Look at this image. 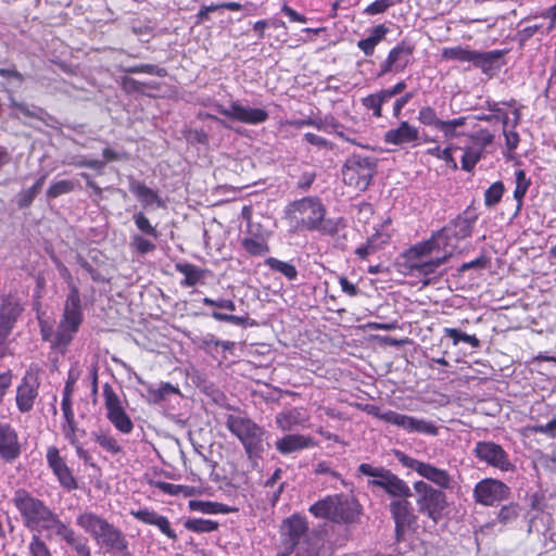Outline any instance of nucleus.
<instances>
[{
  "instance_id": "obj_1",
  "label": "nucleus",
  "mask_w": 556,
  "mask_h": 556,
  "mask_svg": "<svg viewBox=\"0 0 556 556\" xmlns=\"http://www.w3.org/2000/svg\"><path fill=\"white\" fill-rule=\"evenodd\" d=\"M326 212V206L319 198L304 197L290 202L285 208V216L294 231H318L324 235H333L338 231V224L332 219H327Z\"/></svg>"
},
{
  "instance_id": "obj_2",
  "label": "nucleus",
  "mask_w": 556,
  "mask_h": 556,
  "mask_svg": "<svg viewBox=\"0 0 556 556\" xmlns=\"http://www.w3.org/2000/svg\"><path fill=\"white\" fill-rule=\"evenodd\" d=\"M76 525L106 553L118 556L127 552L128 542L124 533L100 515L83 511L76 517Z\"/></svg>"
},
{
  "instance_id": "obj_3",
  "label": "nucleus",
  "mask_w": 556,
  "mask_h": 556,
  "mask_svg": "<svg viewBox=\"0 0 556 556\" xmlns=\"http://www.w3.org/2000/svg\"><path fill=\"white\" fill-rule=\"evenodd\" d=\"M309 513L316 518L328 519L336 523H355L362 515L358 501L350 495H328L309 507Z\"/></svg>"
},
{
  "instance_id": "obj_4",
  "label": "nucleus",
  "mask_w": 556,
  "mask_h": 556,
  "mask_svg": "<svg viewBox=\"0 0 556 556\" xmlns=\"http://www.w3.org/2000/svg\"><path fill=\"white\" fill-rule=\"evenodd\" d=\"M472 223L464 217L454 219L448 226L433 235L429 240L418 243L410 248L409 254L413 257L421 258L431 255L439 250L441 245L451 247L453 250L457 242L471 236Z\"/></svg>"
},
{
  "instance_id": "obj_5",
  "label": "nucleus",
  "mask_w": 556,
  "mask_h": 556,
  "mask_svg": "<svg viewBox=\"0 0 556 556\" xmlns=\"http://www.w3.org/2000/svg\"><path fill=\"white\" fill-rule=\"evenodd\" d=\"M81 321L83 311L79 290L74 283H70V293L65 301L63 316L52 342V348L64 350L72 342Z\"/></svg>"
},
{
  "instance_id": "obj_6",
  "label": "nucleus",
  "mask_w": 556,
  "mask_h": 556,
  "mask_svg": "<svg viewBox=\"0 0 556 556\" xmlns=\"http://www.w3.org/2000/svg\"><path fill=\"white\" fill-rule=\"evenodd\" d=\"M227 429L242 443L249 459L262 456L264 452V430L252 419L242 415H228Z\"/></svg>"
},
{
  "instance_id": "obj_7",
  "label": "nucleus",
  "mask_w": 556,
  "mask_h": 556,
  "mask_svg": "<svg viewBox=\"0 0 556 556\" xmlns=\"http://www.w3.org/2000/svg\"><path fill=\"white\" fill-rule=\"evenodd\" d=\"M12 502L20 511L24 525L30 530H42L53 513L42 501L24 489L14 492Z\"/></svg>"
},
{
  "instance_id": "obj_8",
  "label": "nucleus",
  "mask_w": 556,
  "mask_h": 556,
  "mask_svg": "<svg viewBox=\"0 0 556 556\" xmlns=\"http://www.w3.org/2000/svg\"><path fill=\"white\" fill-rule=\"evenodd\" d=\"M358 472L370 477L369 486L382 489L392 497L408 498L412 496V490L408 484L384 467H374L370 464L363 463L358 466Z\"/></svg>"
},
{
  "instance_id": "obj_9",
  "label": "nucleus",
  "mask_w": 556,
  "mask_h": 556,
  "mask_svg": "<svg viewBox=\"0 0 556 556\" xmlns=\"http://www.w3.org/2000/svg\"><path fill=\"white\" fill-rule=\"evenodd\" d=\"M376 166L377 164L372 157L354 154L346 160L343 166V180L346 185L364 191L374 177Z\"/></svg>"
},
{
  "instance_id": "obj_10",
  "label": "nucleus",
  "mask_w": 556,
  "mask_h": 556,
  "mask_svg": "<svg viewBox=\"0 0 556 556\" xmlns=\"http://www.w3.org/2000/svg\"><path fill=\"white\" fill-rule=\"evenodd\" d=\"M414 490L417 494V506L421 514L428 516L433 521H438L446 507L445 494L424 480L414 483Z\"/></svg>"
},
{
  "instance_id": "obj_11",
  "label": "nucleus",
  "mask_w": 556,
  "mask_h": 556,
  "mask_svg": "<svg viewBox=\"0 0 556 556\" xmlns=\"http://www.w3.org/2000/svg\"><path fill=\"white\" fill-rule=\"evenodd\" d=\"M395 457L404 467L416 471L420 477L437 486L445 490L454 486L455 481L445 469H441L430 463L420 462L409 457L401 451L395 452Z\"/></svg>"
},
{
  "instance_id": "obj_12",
  "label": "nucleus",
  "mask_w": 556,
  "mask_h": 556,
  "mask_svg": "<svg viewBox=\"0 0 556 556\" xmlns=\"http://www.w3.org/2000/svg\"><path fill=\"white\" fill-rule=\"evenodd\" d=\"M105 416L112 426L122 434H129L134 430V422L125 410L123 402L112 386H103Z\"/></svg>"
},
{
  "instance_id": "obj_13",
  "label": "nucleus",
  "mask_w": 556,
  "mask_h": 556,
  "mask_svg": "<svg viewBox=\"0 0 556 556\" xmlns=\"http://www.w3.org/2000/svg\"><path fill=\"white\" fill-rule=\"evenodd\" d=\"M213 108L229 121L248 125H258L267 121L268 112L261 108H250L239 101H231L228 106L214 103Z\"/></svg>"
},
{
  "instance_id": "obj_14",
  "label": "nucleus",
  "mask_w": 556,
  "mask_h": 556,
  "mask_svg": "<svg viewBox=\"0 0 556 556\" xmlns=\"http://www.w3.org/2000/svg\"><path fill=\"white\" fill-rule=\"evenodd\" d=\"M510 489L501 480L485 478L473 489V498L478 504L494 506L508 498Z\"/></svg>"
},
{
  "instance_id": "obj_15",
  "label": "nucleus",
  "mask_w": 556,
  "mask_h": 556,
  "mask_svg": "<svg viewBox=\"0 0 556 556\" xmlns=\"http://www.w3.org/2000/svg\"><path fill=\"white\" fill-rule=\"evenodd\" d=\"M476 457L489 466L495 467L502 471L513 469L508 454L503 447L491 441H480L473 448Z\"/></svg>"
},
{
  "instance_id": "obj_16",
  "label": "nucleus",
  "mask_w": 556,
  "mask_h": 556,
  "mask_svg": "<svg viewBox=\"0 0 556 556\" xmlns=\"http://www.w3.org/2000/svg\"><path fill=\"white\" fill-rule=\"evenodd\" d=\"M390 511L395 523L396 540L403 541L416 523L413 507L406 498H400L390 503Z\"/></svg>"
},
{
  "instance_id": "obj_17",
  "label": "nucleus",
  "mask_w": 556,
  "mask_h": 556,
  "mask_svg": "<svg viewBox=\"0 0 556 556\" xmlns=\"http://www.w3.org/2000/svg\"><path fill=\"white\" fill-rule=\"evenodd\" d=\"M46 459L49 468L64 489L73 491L78 488L76 478L65 459L60 455V451L56 446H49L47 448Z\"/></svg>"
},
{
  "instance_id": "obj_18",
  "label": "nucleus",
  "mask_w": 556,
  "mask_h": 556,
  "mask_svg": "<svg viewBox=\"0 0 556 556\" xmlns=\"http://www.w3.org/2000/svg\"><path fill=\"white\" fill-rule=\"evenodd\" d=\"M39 380L33 374L27 371L16 388V407L20 413H29L35 405L39 394Z\"/></svg>"
},
{
  "instance_id": "obj_19",
  "label": "nucleus",
  "mask_w": 556,
  "mask_h": 556,
  "mask_svg": "<svg viewBox=\"0 0 556 556\" xmlns=\"http://www.w3.org/2000/svg\"><path fill=\"white\" fill-rule=\"evenodd\" d=\"M471 143L466 146L462 157V169L471 172L481 160L484 149L492 143L493 135L488 130H480L470 136Z\"/></svg>"
},
{
  "instance_id": "obj_20",
  "label": "nucleus",
  "mask_w": 556,
  "mask_h": 556,
  "mask_svg": "<svg viewBox=\"0 0 556 556\" xmlns=\"http://www.w3.org/2000/svg\"><path fill=\"white\" fill-rule=\"evenodd\" d=\"M20 301L12 295L4 296L0 305V345L11 334L17 318L23 312Z\"/></svg>"
},
{
  "instance_id": "obj_21",
  "label": "nucleus",
  "mask_w": 556,
  "mask_h": 556,
  "mask_svg": "<svg viewBox=\"0 0 556 556\" xmlns=\"http://www.w3.org/2000/svg\"><path fill=\"white\" fill-rule=\"evenodd\" d=\"M22 454V443L16 429L9 422L0 421V459L13 463Z\"/></svg>"
},
{
  "instance_id": "obj_22",
  "label": "nucleus",
  "mask_w": 556,
  "mask_h": 556,
  "mask_svg": "<svg viewBox=\"0 0 556 556\" xmlns=\"http://www.w3.org/2000/svg\"><path fill=\"white\" fill-rule=\"evenodd\" d=\"M389 419L390 425H393L408 433H421L428 435L438 434L437 426L422 418L394 412L393 415L389 416Z\"/></svg>"
},
{
  "instance_id": "obj_23",
  "label": "nucleus",
  "mask_w": 556,
  "mask_h": 556,
  "mask_svg": "<svg viewBox=\"0 0 556 556\" xmlns=\"http://www.w3.org/2000/svg\"><path fill=\"white\" fill-rule=\"evenodd\" d=\"M308 530V525L305 518L299 515H292L287 518L281 526L280 535L282 539L299 546Z\"/></svg>"
},
{
  "instance_id": "obj_24",
  "label": "nucleus",
  "mask_w": 556,
  "mask_h": 556,
  "mask_svg": "<svg viewBox=\"0 0 556 556\" xmlns=\"http://www.w3.org/2000/svg\"><path fill=\"white\" fill-rule=\"evenodd\" d=\"M130 515L146 525L155 526L167 538L173 540L177 539V534L172 529L169 520L165 516L159 515L155 510L139 508L137 510H131Z\"/></svg>"
},
{
  "instance_id": "obj_25",
  "label": "nucleus",
  "mask_w": 556,
  "mask_h": 556,
  "mask_svg": "<svg viewBox=\"0 0 556 556\" xmlns=\"http://www.w3.org/2000/svg\"><path fill=\"white\" fill-rule=\"evenodd\" d=\"M505 53V50L477 51L472 65L480 68L483 74L492 77L501 70L503 65L502 59Z\"/></svg>"
},
{
  "instance_id": "obj_26",
  "label": "nucleus",
  "mask_w": 556,
  "mask_h": 556,
  "mask_svg": "<svg viewBox=\"0 0 556 556\" xmlns=\"http://www.w3.org/2000/svg\"><path fill=\"white\" fill-rule=\"evenodd\" d=\"M419 138V130L408 122H401L396 128L389 129L384 134V141L394 146L413 143Z\"/></svg>"
},
{
  "instance_id": "obj_27",
  "label": "nucleus",
  "mask_w": 556,
  "mask_h": 556,
  "mask_svg": "<svg viewBox=\"0 0 556 556\" xmlns=\"http://www.w3.org/2000/svg\"><path fill=\"white\" fill-rule=\"evenodd\" d=\"M129 191L137 198L143 208H150L152 206H165V202L162 200L159 193L141 181L130 179Z\"/></svg>"
},
{
  "instance_id": "obj_28",
  "label": "nucleus",
  "mask_w": 556,
  "mask_h": 556,
  "mask_svg": "<svg viewBox=\"0 0 556 556\" xmlns=\"http://www.w3.org/2000/svg\"><path fill=\"white\" fill-rule=\"evenodd\" d=\"M309 417L303 408H290L276 415V425L282 431H290L299 426H304Z\"/></svg>"
},
{
  "instance_id": "obj_29",
  "label": "nucleus",
  "mask_w": 556,
  "mask_h": 556,
  "mask_svg": "<svg viewBox=\"0 0 556 556\" xmlns=\"http://www.w3.org/2000/svg\"><path fill=\"white\" fill-rule=\"evenodd\" d=\"M314 445L313 438L303 434H287L276 442V448L281 454H291Z\"/></svg>"
},
{
  "instance_id": "obj_30",
  "label": "nucleus",
  "mask_w": 556,
  "mask_h": 556,
  "mask_svg": "<svg viewBox=\"0 0 556 556\" xmlns=\"http://www.w3.org/2000/svg\"><path fill=\"white\" fill-rule=\"evenodd\" d=\"M414 47L407 42H401L390 50L388 58L395 67V73L403 72L410 62Z\"/></svg>"
},
{
  "instance_id": "obj_31",
  "label": "nucleus",
  "mask_w": 556,
  "mask_h": 556,
  "mask_svg": "<svg viewBox=\"0 0 556 556\" xmlns=\"http://www.w3.org/2000/svg\"><path fill=\"white\" fill-rule=\"evenodd\" d=\"M389 28L384 24H379L370 29L367 38L361 39L357 47L364 52L366 56H370L375 52V48L384 39Z\"/></svg>"
},
{
  "instance_id": "obj_32",
  "label": "nucleus",
  "mask_w": 556,
  "mask_h": 556,
  "mask_svg": "<svg viewBox=\"0 0 556 556\" xmlns=\"http://www.w3.org/2000/svg\"><path fill=\"white\" fill-rule=\"evenodd\" d=\"M146 391L149 402L153 404H160L172 395H180L178 387H175L169 382H162L159 386L146 384Z\"/></svg>"
},
{
  "instance_id": "obj_33",
  "label": "nucleus",
  "mask_w": 556,
  "mask_h": 556,
  "mask_svg": "<svg viewBox=\"0 0 556 556\" xmlns=\"http://www.w3.org/2000/svg\"><path fill=\"white\" fill-rule=\"evenodd\" d=\"M176 270L184 276L181 285L193 287L199 283L205 275V270L190 263H177Z\"/></svg>"
},
{
  "instance_id": "obj_34",
  "label": "nucleus",
  "mask_w": 556,
  "mask_h": 556,
  "mask_svg": "<svg viewBox=\"0 0 556 556\" xmlns=\"http://www.w3.org/2000/svg\"><path fill=\"white\" fill-rule=\"evenodd\" d=\"M477 50H471L468 47L454 46L445 47L442 49V59L446 61H456L460 63L473 64L475 55Z\"/></svg>"
},
{
  "instance_id": "obj_35",
  "label": "nucleus",
  "mask_w": 556,
  "mask_h": 556,
  "mask_svg": "<svg viewBox=\"0 0 556 556\" xmlns=\"http://www.w3.org/2000/svg\"><path fill=\"white\" fill-rule=\"evenodd\" d=\"M451 254L452 251H445L442 256H435L429 261H416L415 263L412 264L410 267L419 275L429 276L433 274L437 270V268H439Z\"/></svg>"
},
{
  "instance_id": "obj_36",
  "label": "nucleus",
  "mask_w": 556,
  "mask_h": 556,
  "mask_svg": "<svg viewBox=\"0 0 556 556\" xmlns=\"http://www.w3.org/2000/svg\"><path fill=\"white\" fill-rule=\"evenodd\" d=\"M515 180L516 187L514 190V199L517 202V211H519L522 206L523 198L531 185V181L523 169H517L515 172Z\"/></svg>"
},
{
  "instance_id": "obj_37",
  "label": "nucleus",
  "mask_w": 556,
  "mask_h": 556,
  "mask_svg": "<svg viewBox=\"0 0 556 556\" xmlns=\"http://www.w3.org/2000/svg\"><path fill=\"white\" fill-rule=\"evenodd\" d=\"M94 441L105 451L111 454H117L122 451L117 440L105 431H98L93 433Z\"/></svg>"
},
{
  "instance_id": "obj_38",
  "label": "nucleus",
  "mask_w": 556,
  "mask_h": 556,
  "mask_svg": "<svg viewBox=\"0 0 556 556\" xmlns=\"http://www.w3.org/2000/svg\"><path fill=\"white\" fill-rule=\"evenodd\" d=\"M47 175H42L38 180L28 189L22 191L18 198V205L21 207H26L31 204L36 195L40 192Z\"/></svg>"
},
{
  "instance_id": "obj_39",
  "label": "nucleus",
  "mask_w": 556,
  "mask_h": 556,
  "mask_svg": "<svg viewBox=\"0 0 556 556\" xmlns=\"http://www.w3.org/2000/svg\"><path fill=\"white\" fill-rule=\"evenodd\" d=\"M266 264L274 270L281 273L289 280H294L298 277L296 268L287 262L269 257L266 260Z\"/></svg>"
},
{
  "instance_id": "obj_40",
  "label": "nucleus",
  "mask_w": 556,
  "mask_h": 556,
  "mask_svg": "<svg viewBox=\"0 0 556 556\" xmlns=\"http://www.w3.org/2000/svg\"><path fill=\"white\" fill-rule=\"evenodd\" d=\"M132 219L138 230L143 235L150 236L153 239L159 238V231L156 227L150 223L149 218L144 215L143 212L135 213Z\"/></svg>"
},
{
  "instance_id": "obj_41",
  "label": "nucleus",
  "mask_w": 556,
  "mask_h": 556,
  "mask_svg": "<svg viewBox=\"0 0 556 556\" xmlns=\"http://www.w3.org/2000/svg\"><path fill=\"white\" fill-rule=\"evenodd\" d=\"M505 187L502 181L493 182L484 192V204L488 207L495 206L502 199Z\"/></svg>"
},
{
  "instance_id": "obj_42",
  "label": "nucleus",
  "mask_w": 556,
  "mask_h": 556,
  "mask_svg": "<svg viewBox=\"0 0 556 556\" xmlns=\"http://www.w3.org/2000/svg\"><path fill=\"white\" fill-rule=\"evenodd\" d=\"M444 333L453 340L454 345H457L460 341L470 344L472 348L480 345V341L476 336L467 334L456 328H444Z\"/></svg>"
},
{
  "instance_id": "obj_43",
  "label": "nucleus",
  "mask_w": 556,
  "mask_h": 556,
  "mask_svg": "<svg viewBox=\"0 0 556 556\" xmlns=\"http://www.w3.org/2000/svg\"><path fill=\"white\" fill-rule=\"evenodd\" d=\"M455 149L454 146H447L444 149H441L439 146H435L433 148H429L427 150V154L432 155L439 160L444 161L447 165H450L452 168H457V163L455 159L453 157V150Z\"/></svg>"
},
{
  "instance_id": "obj_44",
  "label": "nucleus",
  "mask_w": 556,
  "mask_h": 556,
  "mask_svg": "<svg viewBox=\"0 0 556 556\" xmlns=\"http://www.w3.org/2000/svg\"><path fill=\"white\" fill-rule=\"evenodd\" d=\"M466 119V117L462 116L451 121H442L438 129L443 132L446 139H453L459 135L457 128L464 126Z\"/></svg>"
},
{
  "instance_id": "obj_45",
  "label": "nucleus",
  "mask_w": 556,
  "mask_h": 556,
  "mask_svg": "<svg viewBox=\"0 0 556 556\" xmlns=\"http://www.w3.org/2000/svg\"><path fill=\"white\" fill-rule=\"evenodd\" d=\"M186 528L199 533L213 532L218 528V523L210 519H191L186 522Z\"/></svg>"
},
{
  "instance_id": "obj_46",
  "label": "nucleus",
  "mask_w": 556,
  "mask_h": 556,
  "mask_svg": "<svg viewBox=\"0 0 556 556\" xmlns=\"http://www.w3.org/2000/svg\"><path fill=\"white\" fill-rule=\"evenodd\" d=\"M190 507L204 514H224L228 511L224 504L214 502L191 501Z\"/></svg>"
},
{
  "instance_id": "obj_47",
  "label": "nucleus",
  "mask_w": 556,
  "mask_h": 556,
  "mask_svg": "<svg viewBox=\"0 0 556 556\" xmlns=\"http://www.w3.org/2000/svg\"><path fill=\"white\" fill-rule=\"evenodd\" d=\"M242 245L252 255H263L268 251L265 240L258 237L243 239Z\"/></svg>"
},
{
  "instance_id": "obj_48",
  "label": "nucleus",
  "mask_w": 556,
  "mask_h": 556,
  "mask_svg": "<svg viewBox=\"0 0 556 556\" xmlns=\"http://www.w3.org/2000/svg\"><path fill=\"white\" fill-rule=\"evenodd\" d=\"M75 184L72 180H59L53 182L47 190L49 199H55L62 194L70 193L74 190Z\"/></svg>"
},
{
  "instance_id": "obj_49",
  "label": "nucleus",
  "mask_w": 556,
  "mask_h": 556,
  "mask_svg": "<svg viewBox=\"0 0 556 556\" xmlns=\"http://www.w3.org/2000/svg\"><path fill=\"white\" fill-rule=\"evenodd\" d=\"M30 556H52V553L46 542L38 535L34 534L28 544Z\"/></svg>"
},
{
  "instance_id": "obj_50",
  "label": "nucleus",
  "mask_w": 556,
  "mask_h": 556,
  "mask_svg": "<svg viewBox=\"0 0 556 556\" xmlns=\"http://www.w3.org/2000/svg\"><path fill=\"white\" fill-rule=\"evenodd\" d=\"M54 529L55 534L63 539L71 530H73L68 525L63 522L56 514L52 513L51 517L45 525L42 530Z\"/></svg>"
},
{
  "instance_id": "obj_51",
  "label": "nucleus",
  "mask_w": 556,
  "mask_h": 556,
  "mask_svg": "<svg viewBox=\"0 0 556 556\" xmlns=\"http://www.w3.org/2000/svg\"><path fill=\"white\" fill-rule=\"evenodd\" d=\"M418 121L426 126H432L437 129L442 122V119L437 116L435 111L430 106H424L419 110Z\"/></svg>"
},
{
  "instance_id": "obj_52",
  "label": "nucleus",
  "mask_w": 556,
  "mask_h": 556,
  "mask_svg": "<svg viewBox=\"0 0 556 556\" xmlns=\"http://www.w3.org/2000/svg\"><path fill=\"white\" fill-rule=\"evenodd\" d=\"M155 488L168 495H179L180 493L186 496L190 495V488L186 485L159 481L155 483Z\"/></svg>"
},
{
  "instance_id": "obj_53",
  "label": "nucleus",
  "mask_w": 556,
  "mask_h": 556,
  "mask_svg": "<svg viewBox=\"0 0 556 556\" xmlns=\"http://www.w3.org/2000/svg\"><path fill=\"white\" fill-rule=\"evenodd\" d=\"M131 245L139 254L142 255L155 250V244L141 235H134L131 237Z\"/></svg>"
},
{
  "instance_id": "obj_54",
  "label": "nucleus",
  "mask_w": 556,
  "mask_h": 556,
  "mask_svg": "<svg viewBox=\"0 0 556 556\" xmlns=\"http://www.w3.org/2000/svg\"><path fill=\"white\" fill-rule=\"evenodd\" d=\"M393 4L394 2L392 0H376L365 8L364 13L367 15L381 14Z\"/></svg>"
},
{
  "instance_id": "obj_55",
  "label": "nucleus",
  "mask_w": 556,
  "mask_h": 556,
  "mask_svg": "<svg viewBox=\"0 0 556 556\" xmlns=\"http://www.w3.org/2000/svg\"><path fill=\"white\" fill-rule=\"evenodd\" d=\"M377 239H378V236H372L371 238L368 239L366 244H363V245L358 247L356 249L355 253L361 258H366L370 254L375 253L380 248V245L377 244V242H376Z\"/></svg>"
},
{
  "instance_id": "obj_56",
  "label": "nucleus",
  "mask_w": 556,
  "mask_h": 556,
  "mask_svg": "<svg viewBox=\"0 0 556 556\" xmlns=\"http://www.w3.org/2000/svg\"><path fill=\"white\" fill-rule=\"evenodd\" d=\"M362 103L367 110H371L376 117H380L382 115L379 98L376 93H371L363 98Z\"/></svg>"
},
{
  "instance_id": "obj_57",
  "label": "nucleus",
  "mask_w": 556,
  "mask_h": 556,
  "mask_svg": "<svg viewBox=\"0 0 556 556\" xmlns=\"http://www.w3.org/2000/svg\"><path fill=\"white\" fill-rule=\"evenodd\" d=\"M364 410L367 414H369L387 424H390L389 416L393 415V413H394V410H391V409L382 410L380 407H378L376 405H366Z\"/></svg>"
},
{
  "instance_id": "obj_58",
  "label": "nucleus",
  "mask_w": 556,
  "mask_h": 556,
  "mask_svg": "<svg viewBox=\"0 0 556 556\" xmlns=\"http://www.w3.org/2000/svg\"><path fill=\"white\" fill-rule=\"evenodd\" d=\"M13 382V374L11 370H7L0 374V404L2 403L5 394L11 388Z\"/></svg>"
},
{
  "instance_id": "obj_59",
  "label": "nucleus",
  "mask_w": 556,
  "mask_h": 556,
  "mask_svg": "<svg viewBox=\"0 0 556 556\" xmlns=\"http://www.w3.org/2000/svg\"><path fill=\"white\" fill-rule=\"evenodd\" d=\"M202 302L206 306H215V307L224 308V309H228V311L236 309L235 302L231 300H227V299L213 300L211 298H204Z\"/></svg>"
},
{
  "instance_id": "obj_60",
  "label": "nucleus",
  "mask_w": 556,
  "mask_h": 556,
  "mask_svg": "<svg viewBox=\"0 0 556 556\" xmlns=\"http://www.w3.org/2000/svg\"><path fill=\"white\" fill-rule=\"evenodd\" d=\"M76 431H77L76 421L62 424V432H63L65 439L68 440V442L72 445H77L78 438L76 435Z\"/></svg>"
},
{
  "instance_id": "obj_61",
  "label": "nucleus",
  "mask_w": 556,
  "mask_h": 556,
  "mask_svg": "<svg viewBox=\"0 0 556 556\" xmlns=\"http://www.w3.org/2000/svg\"><path fill=\"white\" fill-rule=\"evenodd\" d=\"M212 317L218 321H227L235 325H244L247 318L236 315L224 314L219 312H213Z\"/></svg>"
},
{
  "instance_id": "obj_62",
  "label": "nucleus",
  "mask_w": 556,
  "mask_h": 556,
  "mask_svg": "<svg viewBox=\"0 0 556 556\" xmlns=\"http://www.w3.org/2000/svg\"><path fill=\"white\" fill-rule=\"evenodd\" d=\"M38 320H39L40 334H41L42 340L50 341L52 343L54 341V337H55V334L53 336L52 325L49 321H47L40 317H38Z\"/></svg>"
},
{
  "instance_id": "obj_63",
  "label": "nucleus",
  "mask_w": 556,
  "mask_h": 556,
  "mask_svg": "<svg viewBox=\"0 0 556 556\" xmlns=\"http://www.w3.org/2000/svg\"><path fill=\"white\" fill-rule=\"evenodd\" d=\"M73 165L76 167H89L101 173L104 168L105 162L100 160L81 159L79 161L73 162Z\"/></svg>"
},
{
  "instance_id": "obj_64",
  "label": "nucleus",
  "mask_w": 556,
  "mask_h": 556,
  "mask_svg": "<svg viewBox=\"0 0 556 556\" xmlns=\"http://www.w3.org/2000/svg\"><path fill=\"white\" fill-rule=\"evenodd\" d=\"M538 433L546 434L551 438L556 437V418H553L545 425H538L533 428Z\"/></svg>"
}]
</instances>
